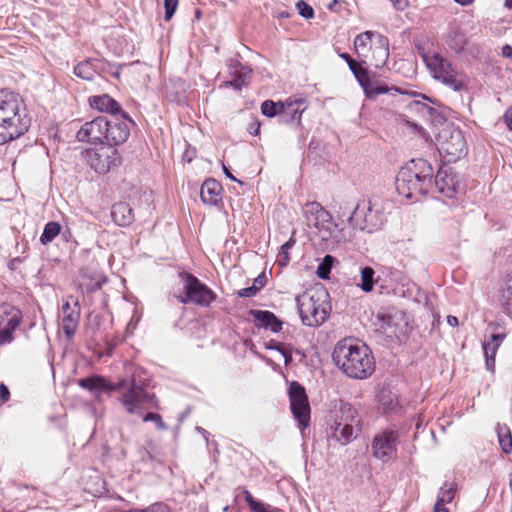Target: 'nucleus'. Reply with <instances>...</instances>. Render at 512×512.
Returning a JSON list of instances; mask_svg holds the SVG:
<instances>
[{"instance_id": "nucleus-1", "label": "nucleus", "mask_w": 512, "mask_h": 512, "mask_svg": "<svg viewBox=\"0 0 512 512\" xmlns=\"http://www.w3.org/2000/svg\"><path fill=\"white\" fill-rule=\"evenodd\" d=\"M31 125V118L20 94L0 89V145L24 135Z\"/></svg>"}, {"instance_id": "nucleus-2", "label": "nucleus", "mask_w": 512, "mask_h": 512, "mask_svg": "<svg viewBox=\"0 0 512 512\" xmlns=\"http://www.w3.org/2000/svg\"><path fill=\"white\" fill-rule=\"evenodd\" d=\"M332 359L338 369L352 379H366L375 370L371 350L366 345L353 343L351 339L341 340L335 345Z\"/></svg>"}, {"instance_id": "nucleus-3", "label": "nucleus", "mask_w": 512, "mask_h": 512, "mask_svg": "<svg viewBox=\"0 0 512 512\" xmlns=\"http://www.w3.org/2000/svg\"><path fill=\"white\" fill-rule=\"evenodd\" d=\"M148 376L142 369H136L130 379H122L109 387L120 391L119 401L129 414L143 415L145 410L159 409L155 394L148 392Z\"/></svg>"}, {"instance_id": "nucleus-4", "label": "nucleus", "mask_w": 512, "mask_h": 512, "mask_svg": "<svg viewBox=\"0 0 512 512\" xmlns=\"http://www.w3.org/2000/svg\"><path fill=\"white\" fill-rule=\"evenodd\" d=\"M399 195L407 199L418 200L419 196L433 190V168L428 161L416 159L403 166L395 179Z\"/></svg>"}, {"instance_id": "nucleus-5", "label": "nucleus", "mask_w": 512, "mask_h": 512, "mask_svg": "<svg viewBox=\"0 0 512 512\" xmlns=\"http://www.w3.org/2000/svg\"><path fill=\"white\" fill-rule=\"evenodd\" d=\"M296 300L302 323L310 327L323 324L331 311L329 293L323 287L306 292Z\"/></svg>"}, {"instance_id": "nucleus-6", "label": "nucleus", "mask_w": 512, "mask_h": 512, "mask_svg": "<svg viewBox=\"0 0 512 512\" xmlns=\"http://www.w3.org/2000/svg\"><path fill=\"white\" fill-rule=\"evenodd\" d=\"M303 214L310 225H313L322 239H333L336 242L345 240L342 229L334 221L332 215L318 202H307L303 208Z\"/></svg>"}, {"instance_id": "nucleus-7", "label": "nucleus", "mask_w": 512, "mask_h": 512, "mask_svg": "<svg viewBox=\"0 0 512 512\" xmlns=\"http://www.w3.org/2000/svg\"><path fill=\"white\" fill-rule=\"evenodd\" d=\"M424 61L435 79L456 92L467 90V77L455 70L452 64L440 54L435 53L432 56H424Z\"/></svg>"}, {"instance_id": "nucleus-8", "label": "nucleus", "mask_w": 512, "mask_h": 512, "mask_svg": "<svg viewBox=\"0 0 512 512\" xmlns=\"http://www.w3.org/2000/svg\"><path fill=\"white\" fill-rule=\"evenodd\" d=\"M386 221L380 208L375 207L370 200H361L357 203L348 217V225L363 232L373 233L382 228Z\"/></svg>"}, {"instance_id": "nucleus-9", "label": "nucleus", "mask_w": 512, "mask_h": 512, "mask_svg": "<svg viewBox=\"0 0 512 512\" xmlns=\"http://www.w3.org/2000/svg\"><path fill=\"white\" fill-rule=\"evenodd\" d=\"M184 294L178 297L182 304H195L208 307L216 299V294L196 276L191 273H182Z\"/></svg>"}, {"instance_id": "nucleus-10", "label": "nucleus", "mask_w": 512, "mask_h": 512, "mask_svg": "<svg viewBox=\"0 0 512 512\" xmlns=\"http://www.w3.org/2000/svg\"><path fill=\"white\" fill-rule=\"evenodd\" d=\"M290 408L301 429L307 428L310 421V405L305 388L297 381L289 386Z\"/></svg>"}, {"instance_id": "nucleus-11", "label": "nucleus", "mask_w": 512, "mask_h": 512, "mask_svg": "<svg viewBox=\"0 0 512 512\" xmlns=\"http://www.w3.org/2000/svg\"><path fill=\"white\" fill-rule=\"evenodd\" d=\"M85 159L90 167L99 174H105L120 161L118 151L107 145L86 150Z\"/></svg>"}, {"instance_id": "nucleus-12", "label": "nucleus", "mask_w": 512, "mask_h": 512, "mask_svg": "<svg viewBox=\"0 0 512 512\" xmlns=\"http://www.w3.org/2000/svg\"><path fill=\"white\" fill-rule=\"evenodd\" d=\"M134 124L127 113L114 116L113 119H107L105 129V145L115 148L126 142L130 135V128Z\"/></svg>"}, {"instance_id": "nucleus-13", "label": "nucleus", "mask_w": 512, "mask_h": 512, "mask_svg": "<svg viewBox=\"0 0 512 512\" xmlns=\"http://www.w3.org/2000/svg\"><path fill=\"white\" fill-rule=\"evenodd\" d=\"M21 321L22 312L17 307L8 303L0 305V341L2 344L13 341V333Z\"/></svg>"}, {"instance_id": "nucleus-14", "label": "nucleus", "mask_w": 512, "mask_h": 512, "mask_svg": "<svg viewBox=\"0 0 512 512\" xmlns=\"http://www.w3.org/2000/svg\"><path fill=\"white\" fill-rule=\"evenodd\" d=\"M107 118L99 116L92 121L85 122L77 132V139L81 142L105 145V129Z\"/></svg>"}, {"instance_id": "nucleus-15", "label": "nucleus", "mask_w": 512, "mask_h": 512, "mask_svg": "<svg viewBox=\"0 0 512 512\" xmlns=\"http://www.w3.org/2000/svg\"><path fill=\"white\" fill-rule=\"evenodd\" d=\"M81 314L80 304L73 296L67 297L62 305V328L65 335L71 338L77 329Z\"/></svg>"}, {"instance_id": "nucleus-16", "label": "nucleus", "mask_w": 512, "mask_h": 512, "mask_svg": "<svg viewBox=\"0 0 512 512\" xmlns=\"http://www.w3.org/2000/svg\"><path fill=\"white\" fill-rule=\"evenodd\" d=\"M433 189L447 198H452L463 191V186L451 169H440L436 176H433Z\"/></svg>"}, {"instance_id": "nucleus-17", "label": "nucleus", "mask_w": 512, "mask_h": 512, "mask_svg": "<svg viewBox=\"0 0 512 512\" xmlns=\"http://www.w3.org/2000/svg\"><path fill=\"white\" fill-rule=\"evenodd\" d=\"M305 100L300 99H287L282 102L280 105V115H279V123L280 124H293L295 123L297 126L301 123V115L305 110Z\"/></svg>"}, {"instance_id": "nucleus-18", "label": "nucleus", "mask_w": 512, "mask_h": 512, "mask_svg": "<svg viewBox=\"0 0 512 512\" xmlns=\"http://www.w3.org/2000/svg\"><path fill=\"white\" fill-rule=\"evenodd\" d=\"M88 103L92 109L101 113H108L112 117L126 113L120 104L108 94L90 96Z\"/></svg>"}, {"instance_id": "nucleus-19", "label": "nucleus", "mask_w": 512, "mask_h": 512, "mask_svg": "<svg viewBox=\"0 0 512 512\" xmlns=\"http://www.w3.org/2000/svg\"><path fill=\"white\" fill-rule=\"evenodd\" d=\"M397 434L394 431H386L373 440L372 448L377 458L383 459L390 456L396 448Z\"/></svg>"}, {"instance_id": "nucleus-20", "label": "nucleus", "mask_w": 512, "mask_h": 512, "mask_svg": "<svg viewBox=\"0 0 512 512\" xmlns=\"http://www.w3.org/2000/svg\"><path fill=\"white\" fill-rule=\"evenodd\" d=\"M371 51V64L376 68L383 67L389 58V40L383 34L375 35Z\"/></svg>"}, {"instance_id": "nucleus-21", "label": "nucleus", "mask_w": 512, "mask_h": 512, "mask_svg": "<svg viewBox=\"0 0 512 512\" xmlns=\"http://www.w3.org/2000/svg\"><path fill=\"white\" fill-rule=\"evenodd\" d=\"M249 314L256 320V326L259 328L270 329L272 332L277 333L282 329V321H280L276 315L267 310H255L249 311Z\"/></svg>"}, {"instance_id": "nucleus-22", "label": "nucleus", "mask_w": 512, "mask_h": 512, "mask_svg": "<svg viewBox=\"0 0 512 512\" xmlns=\"http://www.w3.org/2000/svg\"><path fill=\"white\" fill-rule=\"evenodd\" d=\"M441 149L448 155H451L455 158H459L462 154H464L466 149V142L461 131H451L449 138L441 142Z\"/></svg>"}, {"instance_id": "nucleus-23", "label": "nucleus", "mask_w": 512, "mask_h": 512, "mask_svg": "<svg viewBox=\"0 0 512 512\" xmlns=\"http://www.w3.org/2000/svg\"><path fill=\"white\" fill-rule=\"evenodd\" d=\"M221 184L215 179H207L201 186L200 197L203 203L217 205L221 201Z\"/></svg>"}, {"instance_id": "nucleus-24", "label": "nucleus", "mask_w": 512, "mask_h": 512, "mask_svg": "<svg viewBox=\"0 0 512 512\" xmlns=\"http://www.w3.org/2000/svg\"><path fill=\"white\" fill-rule=\"evenodd\" d=\"M505 337H506L505 333L493 334L491 336L490 341L483 343L485 364H486L487 370H489L490 372H494L495 356H496L499 346L501 345V343L503 342Z\"/></svg>"}, {"instance_id": "nucleus-25", "label": "nucleus", "mask_w": 512, "mask_h": 512, "mask_svg": "<svg viewBox=\"0 0 512 512\" xmlns=\"http://www.w3.org/2000/svg\"><path fill=\"white\" fill-rule=\"evenodd\" d=\"M499 303L503 312L512 317V271L502 280L499 288Z\"/></svg>"}, {"instance_id": "nucleus-26", "label": "nucleus", "mask_w": 512, "mask_h": 512, "mask_svg": "<svg viewBox=\"0 0 512 512\" xmlns=\"http://www.w3.org/2000/svg\"><path fill=\"white\" fill-rule=\"evenodd\" d=\"M111 216L119 226H128L134 221L133 209L126 202H118L112 206Z\"/></svg>"}, {"instance_id": "nucleus-27", "label": "nucleus", "mask_w": 512, "mask_h": 512, "mask_svg": "<svg viewBox=\"0 0 512 512\" xmlns=\"http://www.w3.org/2000/svg\"><path fill=\"white\" fill-rule=\"evenodd\" d=\"M230 74L234 77L228 82V84L235 89H241L249 84L252 70L249 67L242 65L240 62H235V64L231 66Z\"/></svg>"}, {"instance_id": "nucleus-28", "label": "nucleus", "mask_w": 512, "mask_h": 512, "mask_svg": "<svg viewBox=\"0 0 512 512\" xmlns=\"http://www.w3.org/2000/svg\"><path fill=\"white\" fill-rule=\"evenodd\" d=\"M381 33L376 31H365L356 36L354 40V47L356 53L359 57H368V52L374 46L375 35H380Z\"/></svg>"}, {"instance_id": "nucleus-29", "label": "nucleus", "mask_w": 512, "mask_h": 512, "mask_svg": "<svg viewBox=\"0 0 512 512\" xmlns=\"http://www.w3.org/2000/svg\"><path fill=\"white\" fill-rule=\"evenodd\" d=\"M354 427L352 423L335 422L331 427L332 438H334L341 445L348 444L353 439Z\"/></svg>"}, {"instance_id": "nucleus-30", "label": "nucleus", "mask_w": 512, "mask_h": 512, "mask_svg": "<svg viewBox=\"0 0 512 512\" xmlns=\"http://www.w3.org/2000/svg\"><path fill=\"white\" fill-rule=\"evenodd\" d=\"M338 412L339 414L335 422L352 423L355 426L359 425L360 420L358 413L350 403L341 401Z\"/></svg>"}, {"instance_id": "nucleus-31", "label": "nucleus", "mask_w": 512, "mask_h": 512, "mask_svg": "<svg viewBox=\"0 0 512 512\" xmlns=\"http://www.w3.org/2000/svg\"><path fill=\"white\" fill-rule=\"evenodd\" d=\"M78 385L90 392H95L100 389H107L111 387L113 384H108L107 381L98 375H93L90 377L82 378L78 380Z\"/></svg>"}, {"instance_id": "nucleus-32", "label": "nucleus", "mask_w": 512, "mask_h": 512, "mask_svg": "<svg viewBox=\"0 0 512 512\" xmlns=\"http://www.w3.org/2000/svg\"><path fill=\"white\" fill-rule=\"evenodd\" d=\"M95 58L80 62L74 67V74L84 80H93L96 71L94 68Z\"/></svg>"}, {"instance_id": "nucleus-33", "label": "nucleus", "mask_w": 512, "mask_h": 512, "mask_svg": "<svg viewBox=\"0 0 512 512\" xmlns=\"http://www.w3.org/2000/svg\"><path fill=\"white\" fill-rule=\"evenodd\" d=\"M497 437L499 445L502 449V451L505 454H509L512 451V435L510 428L506 425H500L498 424L497 429Z\"/></svg>"}, {"instance_id": "nucleus-34", "label": "nucleus", "mask_w": 512, "mask_h": 512, "mask_svg": "<svg viewBox=\"0 0 512 512\" xmlns=\"http://www.w3.org/2000/svg\"><path fill=\"white\" fill-rule=\"evenodd\" d=\"M61 232V225L58 222L50 221L44 226L40 236V242L43 245L51 243Z\"/></svg>"}, {"instance_id": "nucleus-35", "label": "nucleus", "mask_w": 512, "mask_h": 512, "mask_svg": "<svg viewBox=\"0 0 512 512\" xmlns=\"http://www.w3.org/2000/svg\"><path fill=\"white\" fill-rule=\"evenodd\" d=\"M446 43L450 49L456 53H460L464 50L467 41L465 35L461 31L454 30L448 35Z\"/></svg>"}, {"instance_id": "nucleus-36", "label": "nucleus", "mask_w": 512, "mask_h": 512, "mask_svg": "<svg viewBox=\"0 0 512 512\" xmlns=\"http://www.w3.org/2000/svg\"><path fill=\"white\" fill-rule=\"evenodd\" d=\"M94 68H95L96 74L110 75L115 78H119V75H120L119 68L106 60L95 58Z\"/></svg>"}, {"instance_id": "nucleus-37", "label": "nucleus", "mask_w": 512, "mask_h": 512, "mask_svg": "<svg viewBox=\"0 0 512 512\" xmlns=\"http://www.w3.org/2000/svg\"><path fill=\"white\" fill-rule=\"evenodd\" d=\"M457 485L454 482H445L440 488L437 501L441 504L450 503L455 496Z\"/></svg>"}, {"instance_id": "nucleus-38", "label": "nucleus", "mask_w": 512, "mask_h": 512, "mask_svg": "<svg viewBox=\"0 0 512 512\" xmlns=\"http://www.w3.org/2000/svg\"><path fill=\"white\" fill-rule=\"evenodd\" d=\"M390 90L399 91L398 88L392 87L389 88L386 84L380 83L378 81H371L367 90H364V93L367 98L373 99L377 95L388 93Z\"/></svg>"}, {"instance_id": "nucleus-39", "label": "nucleus", "mask_w": 512, "mask_h": 512, "mask_svg": "<svg viewBox=\"0 0 512 512\" xmlns=\"http://www.w3.org/2000/svg\"><path fill=\"white\" fill-rule=\"evenodd\" d=\"M374 270L371 267H364L361 269V282L358 284V286L364 291V292H370L373 289L374 286Z\"/></svg>"}, {"instance_id": "nucleus-40", "label": "nucleus", "mask_w": 512, "mask_h": 512, "mask_svg": "<svg viewBox=\"0 0 512 512\" xmlns=\"http://www.w3.org/2000/svg\"><path fill=\"white\" fill-rule=\"evenodd\" d=\"M334 262L335 258L333 256L325 255L317 267V276L321 279H328Z\"/></svg>"}, {"instance_id": "nucleus-41", "label": "nucleus", "mask_w": 512, "mask_h": 512, "mask_svg": "<svg viewBox=\"0 0 512 512\" xmlns=\"http://www.w3.org/2000/svg\"><path fill=\"white\" fill-rule=\"evenodd\" d=\"M352 73L363 90H367V87H369V84L372 81L369 77L368 70L359 65L357 68L352 69Z\"/></svg>"}, {"instance_id": "nucleus-42", "label": "nucleus", "mask_w": 512, "mask_h": 512, "mask_svg": "<svg viewBox=\"0 0 512 512\" xmlns=\"http://www.w3.org/2000/svg\"><path fill=\"white\" fill-rule=\"evenodd\" d=\"M282 102L266 100L261 104V113L269 118L280 115V105Z\"/></svg>"}, {"instance_id": "nucleus-43", "label": "nucleus", "mask_w": 512, "mask_h": 512, "mask_svg": "<svg viewBox=\"0 0 512 512\" xmlns=\"http://www.w3.org/2000/svg\"><path fill=\"white\" fill-rule=\"evenodd\" d=\"M295 242H296L295 239L293 237H291L287 242H285L281 246V250L279 253V259H278V263L280 266H286L288 264V262L290 261L289 251H290V249L293 248V246L295 245Z\"/></svg>"}, {"instance_id": "nucleus-44", "label": "nucleus", "mask_w": 512, "mask_h": 512, "mask_svg": "<svg viewBox=\"0 0 512 512\" xmlns=\"http://www.w3.org/2000/svg\"><path fill=\"white\" fill-rule=\"evenodd\" d=\"M142 416H143L144 422H149V421L154 422L159 430H167L168 429L167 425L163 422L161 415H159L157 413L149 412L146 414L143 413Z\"/></svg>"}, {"instance_id": "nucleus-45", "label": "nucleus", "mask_w": 512, "mask_h": 512, "mask_svg": "<svg viewBox=\"0 0 512 512\" xmlns=\"http://www.w3.org/2000/svg\"><path fill=\"white\" fill-rule=\"evenodd\" d=\"M296 7L299 14L305 19H311L314 17V10L311 5L307 2L300 0L297 2Z\"/></svg>"}, {"instance_id": "nucleus-46", "label": "nucleus", "mask_w": 512, "mask_h": 512, "mask_svg": "<svg viewBox=\"0 0 512 512\" xmlns=\"http://www.w3.org/2000/svg\"><path fill=\"white\" fill-rule=\"evenodd\" d=\"M165 20H170L178 7V0H164Z\"/></svg>"}, {"instance_id": "nucleus-47", "label": "nucleus", "mask_w": 512, "mask_h": 512, "mask_svg": "<svg viewBox=\"0 0 512 512\" xmlns=\"http://www.w3.org/2000/svg\"><path fill=\"white\" fill-rule=\"evenodd\" d=\"M243 494L245 501L247 502L249 508L252 511L255 510L257 507H262V502L256 500L248 490L244 489Z\"/></svg>"}, {"instance_id": "nucleus-48", "label": "nucleus", "mask_w": 512, "mask_h": 512, "mask_svg": "<svg viewBox=\"0 0 512 512\" xmlns=\"http://www.w3.org/2000/svg\"><path fill=\"white\" fill-rule=\"evenodd\" d=\"M145 512H170V509L164 503L158 502L154 503L146 508H144Z\"/></svg>"}, {"instance_id": "nucleus-49", "label": "nucleus", "mask_w": 512, "mask_h": 512, "mask_svg": "<svg viewBox=\"0 0 512 512\" xmlns=\"http://www.w3.org/2000/svg\"><path fill=\"white\" fill-rule=\"evenodd\" d=\"M257 288H255L253 285L247 288L240 289L237 292V295L242 298H251L254 297L257 294Z\"/></svg>"}, {"instance_id": "nucleus-50", "label": "nucleus", "mask_w": 512, "mask_h": 512, "mask_svg": "<svg viewBox=\"0 0 512 512\" xmlns=\"http://www.w3.org/2000/svg\"><path fill=\"white\" fill-rule=\"evenodd\" d=\"M10 399V391L4 383H0V405L6 403Z\"/></svg>"}, {"instance_id": "nucleus-51", "label": "nucleus", "mask_w": 512, "mask_h": 512, "mask_svg": "<svg viewBox=\"0 0 512 512\" xmlns=\"http://www.w3.org/2000/svg\"><path fill=\"white\" fill-rule=\"evenodd\" d=\"M265 347L266 349H269V350H276L280 353H283V349L286 347L285 344L281 343V342H278V341H275V340H270L269 342H267L265 344Z\"/></svg>"}, {"instance_id": "nucleus-52", "label": "nucleus", "mask_w": 512, "mask_h": 512, "mask_svg": "<svg viewBox=\"0 0 512 512\" xmlns=\"http://www.w3.org/2000/svg\"><path fill=\"white\" fill-rule=\"evenodd\" d=\"M261 124L257 119H253L248 126V131L252 135H258L260 132Z\"/></svg>"}, {"instance_id": "nucleus-53", "label": "nucleus", "mask_w": 512, "mask_h": 512, "mask_svg": "<svg viewBox=\"0 0 512 512\" xmlns=\"http://www.w3.org/2000/svg\"><path fill=\"white\" fill-rule=\"evenodd\" d=\"M398 11H403L409 6V0H389Z\"/></svg>"}, {"instance_id": "nucleus-54", "label": "nucleus", "mask_w": 512, "mask_h": 512, "mask_svg": "<svg viewBox=\"0 0 512 512\" xmlns=\"http://www.w3.org/2000/svg\"><path fill=\"white\" fill-rule=\"evenodd\" d=\"M398 316H400V318L402 319L403 317V313L402 312H396L395 315H392V314H387L386 317L384 318V321L386 323V325L389 327V328H392L394 326V322L393 320L395 318H398ZM395 326H397L395 324Z\"/></svg>"}, {"instance_id": "nucleus-55", "label": "nucleus", "mask_w": 512, "mask_h": 512, "mask_svg": "<svg viewBox=\"0 0 512 512\" xmlns=\"http://www.w3.org/2000/svg\"><path fill=\"white\" fill-rule=\"evenodd\" d=\"M253 512H281V510L262 502V507H257Z\"/></svg>"}, {"instance_id": "nucleus-56", "label": "nucleus", "mask_w": 512, "mask_h": 512, "mask_svg": "<svg viewBox=\"0 0 512 512\" xmlns=\"http://www.w3.org/2000/svg\"><path fill=\"white\" fill-rule=\"evenodd\" d=\"M265 283H266V277H265V275H264V274H261V275H259L258 277H256V278L254 279V281H253V284H252V285H253L255 288H257V291H259L262 287H264Z\"/></svg>"}, {"instance_id": "nucleus-57", "label": "nucleus", "mask_w": 512, "mask_h": 512, "mask_svg": "<svg viewBox=\"0 0 512 512\" xmlns=\"http://www.w3.org/2000/svg\"><path fill=\"white\" fill-rule=\"evenodd\" d=\"M503 119L508 128L512 131V107L505 112Z\"/></svg>"}, {"instance_id": "nucleus-58", "label": "nucleus", "mask_w": 512, "mask_h": 512, "mask_svg": "<svg viewBox=\"0 0 512 512\" xmlns=\"http://www.w3.org/2000/svg\"><path fill=\"white\" fill-rule=\"evenodd\" d=\"M283 353L282 356L284 357V362L286 365L290 364L292 362V353L291 349H287L286 347L282 350Z\"/></svg>"}, {"instance_id": "nucleus-59", "label": "nucleus", "mask_w": 512, "mask_h": 512, "mask_svg": "<svg viewBox=\"0 0 512 512\" xmlns=\"http://www.w3.org/2000/svg\"><path fill=\"white\" fill-rule=\"evenodd\" d=\"M422 113H428L430 116H433L434 114L437 113L436 109L426 105V104H422L421 106V110H420Z\"/></svg>"}, {"instance_id": "nucleus-60", "label": "nucleus", "mask_w": 512, "mask_h": 512, "mask_svg": "<svg viewBox=\"0 0 512 512\" xmlns=\"http://www.w3.org/2000/svg\"><path fill=\"white\" fill-rule=\"evenodd\" d=\"M502 55L504 57H511L512 56V46L506 44L502 47Z\"/></svg>"}, {"instance_id": "nucleus-61", "label": "nucleus", "mask_w": 512, "mask_h": 512, "mask_svg": "<svg viewBox=\"0 0 512 512\" xmlns=\"http://www.w3.org/2000/svg\"><path fill=\"white\" fill-rule=\"evenodd\" d=\"M406 123H407V125H408L409 127H411L412 129H414L417 133H419V134L424 133V129H423L421 126H419L418 124H416V123H414V122H410V121H407Z\"/></svg>"}, {"instance_id": "nucleus-62", "label": "nucleus", "mask_w": 512, "mask_h": 512, "mask_svg": "<svg viewBox=\"0 0 512 512\" xmlns=\"http://www.w3.org/2000/svg\"><path fill=\"white\" fill-rule=\"evenodd\" d=\"M196 431L204 436V438L206 440V443L208 445L209 444V438H208L209 437V432L207 430H205L204 428L200 427V426L196 427Z\"/></svg>"}, {"instance_id": "nucleus-63", "label": "nucleus", "mask_w": 512, "mask_h": 512, "mask_svg": "<svg viewBox=\"0 0 512 512\" xmlns=\"http://www.w3.org/2000/svg\"><path fill=\"white\" fill-rule=\"evenodd\" d=\"M434 512H449L444 504L436 502L434 505Z\"/></svg>"}, {"instance_id": "nucleus-64", "label": "nucleus", "mask_w": 512, "mask_h": 512, "mask_svg": "<svg viewBox=\"0 0 512 512\" xmlns=\"http://www.w3.org/2000/svg\"><path fill=\"white\" fill-rule=\"evenodd\" d=\"M447 323L450 326L455 327L458 325V318L455 316L449 315V316H447Z\"/></svg>"}]
</instances>
